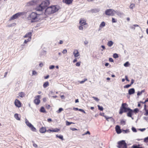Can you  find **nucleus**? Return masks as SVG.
Listing matches in <instances>:
<instances>
[{
	"label": "nucleus",
	"mask_w": 148,
	"mask_h": 148,
	"mask_svg": "<svg viewBox=\"0 0 148 148\" xmlns=\"http://www.w3.org/2000/svg\"><path fill=\"white\" fill-rule=\"evenodd\" d=\"M125 79H126V81L128 82L130 81V80L128 79L127 76L126 75L125 76Z\"/></svg>",
	"instance_id": "nucleus-53"
},
{
	"label": "nucleus",
	"mask_w": 148,
	"mask_h": 148,
	"mask_svg": "<svg viewBox=\"0 0 148 148\" xmlns=\"http://www.w3.org/2000/svg\"><path fill=\"white\" fill-rule=\"evenodd\" d=\"M50 4V1L49 0H45L42 2L40 4L38 7V11H42Z\"/></svg>",
	"instance_id": "nucleus-3"
},
{
	"label": "nucleus",
	"mask_w": 148,
	"mask_h": 148,
	"mask_svg": "<svg viewBox=\"0 0 148 148\" xmlns=\"http://www.w3.org/2000/svg\"><path fill=\"white\" fill-rule=\"evenodd\" d=\"M116 20L114 18H112V22L113 23H116Z\"/></svg>",
	"instance_id": "nucleus-42"
},
{
	"label": "nucleus",
	"mask_w": 148,
	"mask_h": 148,
	"mask_svg": "<svg viewBox=\"0 0 148 148\" xmlns=\"http://www.w3.org/2000/svg\"><path fill=\"white\" fill-rule=\"evenodd\" d=\"M50 108V106L49 105H48L46 106V108L48 109H49Z\"/></svg>",
	"instance_id": "nucleus-51"
},
{
	"label": "nucleus",
	"mask_w": 148,
	"mask_h": 148,
	"mask_svg": "<svg viewBox=\"0 0 148 148\" xmlns=\"http://www.w3.org/2000/svg\"><path fill=\"white\" fill-rule=\"evenodd\" d=\"M132 131L134 132H137L136 129L134 127H132Z\"/></svg>",
	"instance_id": "nucleus-46"
},
{
	"label": "nucleus",
	"mask_w": 148,
	"mask_h": 148,
	"mask_svg": "<svg viewBox=\"0 0 148 148\" xmlns=\"http://www.w3.org/2000/svg\"><path fill=\"white\" fill-rule=\"evenodd\" d=\"M134 82V80L133 79H132L131 80V83L130 84H131V85Z\"/></svg>",
	"instance_id": "nucleus-57"
},
{
	"label": "nucleus",
	"mask_w": 148,
	"mask_h": 148,
	"mask_svg": "<svg viewBox=\"0 0 148 148\" xmlns=\"http://www.w3.org/2000/svg\"><path fill=\"white\" fill-rule=\"evenodd\" d=\"M25 122L26 125L31 130L34 132H36V129L26 119H25Z\"/></svg>",
	"instance_id": "nucleus-7"
},
{
	"label": "nucleus",
	"mask_w": 148,
	"mask_h": 148,
	"mask_svg": "<svg viewBox=\"0 0 148 148\" xmlns=\"http://www.w3.org/2000/svg\"><path fill=\"white\" fill-rule=\"evenodd\" d=\"M124 65L125 67H127L128 66H129V63L128 62H126V63H125L124 64Z\"/></svg>",
	"instance_id": "nucleus-36"
},
{
	"label": "nucleus",
	"mask_w": 148,
	"mask_h": 148,
	"mask_svg": "<svg viewBox=\"0 0 148 148\" xmlns=\"http://www.w3.org/2000/svg\"><path fill=\"white\" fill-rule=\"evenodd\" d=\"M63 109L62 108H60L59 110L57 111L58 113H60L61 111H63Z\"/></svg>",
	"instance_id": "nucleus-35"
},
{
	"label": "nucleus",
	"mask_w": 148,
	"mask_h": 148,
	"mask_svg": "<svg viewBox=\"0 0 148 148\" xmlns=\"http://www.w3.org/2000/svg\"><path fill=\"white\" fill-rule=\"evenodd\" d=\"M115 130L116 133L118 134H120L122 132V131L120 129V127L118 125L116 126L115 127Z\"/></svg>",
	"instance_id": "nucleus-12"
},
{
	"label": "nucleus",
	"mask_w": 148,
	"mask_h": 148,
	"mask_svg": "<svg viewBox=\"0 0 148 148\" xmlns=\"http://www.w3.org/2000/svg\"><path fill=\"white\" fill-rule=\"evenodd\" d=\"M117 146L119 148H127V144L124 140H121L118 142Z\"/></svg>",
	"instance_id": "nucleus-6"
},
{
	"label": "nucleus",
	"mask_w": 148,
	"mask_h": 148,
	"mask_svg": "<svg viewBox=\"0 0 148 148\" xmlns=\"http://www.w3.org/2000/svg\"><path fill=\"white\" fill-rule=\"evenodd\" d=\"M60 8L58 5H51L46 8L45 14L47 16L50 15L57 12Z\"/></svg>",
	"instance_id": "nucleus-2"
},
{
	"label": "nucleus",
	"mask_w": 148,
	"mask_h": 148,
	"mask_svg": "<svg viewBox=\"0 0 148 148\" xmlns=\"http://www.w3.org/2000/svg\"><path fill=\"white\" fill-rule=\"evenodd\" d=\"M71 130H72L73 131H75L77 130V129L75 128H73L71 129Z\"/></svg>",
	"instance_id": "nucleus-63"
},
{
	"label": "nucleus",
	"mask_w": 148,
	"mask_h": 148,
	"mask_svg": "<svg viewBox=\"0 0 148 148\" xmlns=\"http://www.w3.org/2000/svg\"><path fill=\"white\" fill-rule=\"evenodd\" d=\"M131 86V84H127L124 86V88H127L130 87Z\"/></svg>",
	"instance_id": "nucleus-37"
},
{
	"label": "nucleus",
	"mask_w": 148,
	"mask_h": 148,
	"mask_svg": "<svg viewBox=\"0 0 148 148\" xmlns=\"http://www.w3.org/2000/svg\"><path fill=\"white\" fill-rule=\"evenodd\" d=\"M116 13V12L115 10L111 9H107L105 11L106 14L109 16H114Z\"/></svg>",
	"instance_id": "nucleus-8"
},
{
	"label": "nucleus",
	"mask_w": 148,
	"mask_h": 148,
	"mask_svg": "<svg viewBox=\"0 0 148 148\" xmlns=\"http://www.w3.org/2000/svg\"><path fill=\"white\" fill-rule=\"evenodd\" d=\"M49 77V75H47V76L45 77H44V78L45 79H46L47 78H48Z\"/></svg>",
	"instance_id": "nucleus-61"
},
{
	"label": "nucleus",
	"mask_w": 148,
	"mask_h": 148,
	"mask_svg": "<svg viewBox=\"0 0 148 148\" xmlns=\"http://www.w3.org/2000/svg\"><path fill=\"white\" fill-rule=\"evenodd\" d=\"M87 134H88L89 135L90 134V132L89 131H87L84 134H82L83 136H84L85 135H86Z\"/></svg>",
	"instance_id": "nucleus-41"
},
{
	"label": "nucleus",
	"mask_w": 148,
	"mask_h": 148,
	"mask_svg": "<svg viewBox=\"0 0 148 148\" xmlns=\"http://www.w3.org/2000/svg\"><path fill=\"white\" fill-rule=\"evenodd\" d=\"M73 54L75 57H77L79 56V53L77 50L75 49L73 52Z\"/></svg>",
	"instance_id": "nucleus-16"
},
{
	"label": "nucleus",
	"mask_w": 148,
	"mask_h": 148,
	"mask_svg": "<svg viewBox=\"0 0 148 148\" xmlns=\"http://www.w3.org/2000/svg\"><path fill=\"white\" fill-rule=\"evenodd\" d=\"M31 38H28L27 40H25L24 41V43H27L28 42L31 41Z\"/></svg>",
	"instance_id": "nucleus-29"
},
{
	"label": "nucleus",
	"mask_w": 148,
	"mask_h": 148,
	"mask_svg": "<svg viewBox=\"0 0 148 148\" xmlns=\"http://www.w3.org/2000/svg\"><path fill=\"white\" fill-rule=\"evenodd\" d=\"M109 61L110 62H113V59L112 58H109Z\"/></svg>",
	"instance_id": "nucleus-55"
},
{
	"label": "nucleus",
	"mask_w": 148,
	"mask_h": 148,
	"mask_svg": "<svg viewBox=\"0 0 148 148\" xmlns=\"http://www.w3.org/2000/svg\"><path fill=\"white\" fill-rule=\"evenodd\" d=\"M132 147L133 148H143L142 147H138L137 145H133Z\"/></svg>",
	"instance_id": "nucleus-44"
},
{
	"label": "nucleus",
	"mask_w": 148,
	"mask_h": 148,
	"mask_svg": "<svg viewBox=\"0 0 148 148\" xmlns=\"http://www.w3.org/2000/svg\"><path fill=\"white\" fill-rule=\"evenodd\" d=\"M146 112L145 113L144 115L145 116L148 115V110H145Z\"/></svg>",
	"instance_id": "nucleus-43"
},
{
	"label": "nucleus",
	"mask_w": 148,
	"mask_h": 148,
	"mask_svg": "<svg viewBox=\"0 0 148 148\" xmlns=\"http://www.w3.org/2000/svg\"><path fill=\"white\" fill-rule=\"evenodd\" d=\"M79 23L82 26L87 24L86 20L84 18H81L80 19Z\"/></svg>",
	"instance_id": "nucleus-10"
},
{
	"label": "nucleus",
	"mask_w": 148,
	"mask_h": 148,
	"mask_svg": "<svg viewBox=\"0 0 148 148\" xmlns=\"http://www.w3.org/2000/svg\"><path fill=\"white\" fill-rule=\"evenodd\" d=\"M34 102L36 105H37V98L35 99L34 100Z\"/></svg>",
	"instance_id": "nucleus-56"
},
{
	"label": "nucleus",
	"mask_w": 148,
	"mask_h": 148,
	"mask_svg": "<svg viewBox=\"0 0 148 148\" xmlns=\"http://www.w3.org/2000/svg\"><path fill=\"white\" fill-rule=\"evenodd\" d=\"M73 109L75 110H79V109L77 108H73Z\"/></svg>",
	"instance_id": "nucleus-60"
},
{
	"label": "nucleus",
	"mask_w": 148,
	"mask_h": 148,
	"mask_svg": "<svg viewBox=\"0 0 148 148\" xmlns=\"http://www.w3.org/2000/svg\"><path fill=\"white\" fill-rule=\"evenodd\" d=\"M129 130H122V132H123L124 134L127 133L129 132Z\"/></svg>",
	"instance_id": "nucleus-26"
},
{
	"label": "nucleus",
	"mask_w": 148,
	"mask_h": 148,
	"mask_svg": "<svg viewBox=\"0 0 148 148\" xmlns=\"http://www.w3.org/2000/svg\"><path fill=\"white\" fill-rule=\"evenodd\" d=\"M49 86V82L47 81L45 82L43 85V87L45 88Z\"/></svg>",
	"instance_id": "nucleus-19"
},
{
	"label": "nucleus",
	"mask_w": 148,
	"mask_h": 148,
	"mask_svg": "<svg viewBox=\"0 0 148 148\" xmlns=\"http://www.w3.org/2000/svg\"><path fill=\"white\" fill-rule=\"evenodd\" d=\"M32 143H33V145L34 147H36L37 146V145L34 143V142L33 141H32Z\"/></svg>",
	"instance_id": "nucleus-54"
},
{
	"label": "nucleus",
	"mask_w": 148,
	"mask_h": 148,
	"mask_svg": "<svg viewBox=\"0 0 148 148\" xmlns=\"http://www.w3.org/2000/svg\"><path fill=\"white\" fill-rule=\"evenodd\" d=\"M79 110L81 112H83L84 113H86V112H85V111L83 109H79Z\"/></svg>",
	"instance_id": "nucleus-48"
},
{
	"label": "nucleus",
	"mask_w": 148,
	"mask_h": 148,
	"mask_svg": "<svg viewBox=\"0 0 148 148\" xmlns=\"http://www.w3.org/2000/svg\"><path fill=\"white\" fill-rule=\"evenodd\" d=\"M80 62H77L76 64L75 65L76 66H80Z\"/></svg>",
	"instance_id": "nucleus-45"
},
{
	"label": "nucleus",
	"mask_w": 148,
	"mask_h": 148,
	"mask_svg": "<svg viewBox=\"0 0 148 148\" xmlns=\"http://www.w3.org/2000/svg\"><path fill=\"white\" fill-rule=\"evenodd\" d=\"M47 131V130L46 127H42L39 130L40 132L42 133H45Z\"/></svg>",
	"instance_id": "nucleus-15"
},
{
	"label": "nucleus",
	"mask_w": 148,
	"mask_h": 148,
	"mask_svg": "<svg viewBox=\"0 0 148 148\" xmlns=\"http://www.w3.org/2000/svg\"><path fill=\"white\" fill-rule=\"evenodd\" d=\"M144 141L145 143H148V137L144 139Z\"/></svg>",
	"instance_id": "nucleus-39"
},
{
	"label": "nucleus",
	"mask_w": 148,
	"mask_h": 148,
	"mask_svg": "<svg viewBox=\"0 0 148 148\" xmlns=\"http://www.w3.org/2000/svg\"><path fill=\"white\" fill-rule=\"evenodd\" d=\"M145 128H143L142 129H140V130L141 131H145Z\"/></svg>",
	"instance_id": "nucleus-64"
},
{
	"label": "nucleus",
	"mask_w": 148,
	"mask_h": 148,
	"mask_svg": "<svg viewBox=\"0 0 148 148\" xmlns=\"http://www.w3.org/2000/svg\"><path fill=\"white\" fill-rule=\"evenodd\" d=\"M14 117L15 118V119L18 120H20V118H19V117L18 116V115L17 114H14Z\"/></svg>",
	"instance_id": "nucleus-25"
},
{
	"label": "nucleus",
	"mask_w": 148,
	"mask_h": 148,
	"mask_svg": "<svg viewBox=\"0 0 148 148\" xmlns=\"http://www.w3.org/2000/svg\"><path fill=\"white\" fill-rule=\"evenodd\" d=\"M25 12H20L17 13L12 16L9 19V21L14 20L16 18H18L21 16L24 15Z\"/></svg>",
	"instance_id": "nucleus-5"
},
{
	"label": "nucleus",
	"mask_w": 148,
	"mask_h": 148,
	"mask_svg": "<svg viewBox=\"0 0 148 148\" xmlns=\"http://www.w3.org/2000/svg\"><path fill=\"white\" fill-rule=\"evenodd\" d=\"M92 98H93L95 100L97 101H99V99L97 97H92Z\"/></svg>",
	"instance_id": "nucleus-40"
},
{
	"label": "nucleus",
	"mask_w": 148,
	"mask_h": 148,
	"mask_svg": "<svg viewBox=\"0 0 148 148\" xmlns=\"http://www.w3.org/2000/svg\"><path fill=\"white\" fill-rule=\"evenodd\" d=\"M135 7V4L133 3L131 4L130 6V8L131 9H133Z\"/></svg>",
	"instance_id": "nucleus-34"
},
{
	"label": "nucleus",
	"mask_w": 148,
	"mask_h": 148,
	"mask_svg": "<svg viewBox=\"0 0 148 148\" xmlns=\"http://www.w3.org/2000/svg\"><path fill=\"white\" fill-rule=\"evenodd\" d=\"M142 92H138L137 93V95H140L142 94Z\"/></svg>",
	"instance_id": "nucleus-59"
},
{
	"label": "nucleus",
	"mask_w": 148,
	"mask_h": 148,
	"mask_svg": "<svg viewBox=\"0 0 148 148\" xmlns=\"http://www.w3.org/2000/svg\"><path fill=\"white\" fill-rule=\"evenodd\" d=\"M113 57L114 58H118L119 57L118 55L116 53L114 54L113 56Z\"/></svg>",
	"instance_id": "nucleus-38"
},
{
	"label": "nucleus",
	"mask_w": 148,
	"mask_h": 148,
	"mask_svg": "<svg viewBox=\"0 0 148 148\" xmlns=\"http://www.w3.org/2000/svg\"><path fill=\"white\" fill-rule=\"evenodd\" d=\"M43 66V64L42 63H41L39 64V66H40L41 67H42Z\"/></svg>",
	"instance_id": "nucleus-58"
},
{
	"label": "nucleus",
	"mask_w": 148,
	"mask_h": 148,
	"mask_svg": "<svg viewBox=\"0 0 148 148\" xmlns=\"http://www.w3.org/2000/svg\"><path fill=\"white\" fill-rule=\"evenodd\" d=\"M98 109L101 111H103V108L102 106H100L99 105L97 106Z\"/></svg>",
	"instance_id": "nucleus-31"
},
{
	"label": "nucleus",
	"mask_w": 148,
	"mask_h": 148,
	"mask_svg": "<svg viewBox=\"0 0 148 148\" xmlns=\"http://www.w3.org/2000/svg\"><path fill=\"white\" fill-rule=\"evenodd\" d=\"M104 117H105L107 121H109L108 119H111V120L112 121H115L114 119L112 117H107L106 116H105Z\"/></svg>",
	"instance_id": "nucleus-20"
},
{
	"label": "nucleus",
	"mask_w": 148,
	"mask_h": 148,
	"mask_svg": "<svg viewBox=\"0 0 148 148\" xmlns=\"http://www.w3.org/2000/svg\"><path fill=\"white\" fill-rule=\"evenodd\" d=\"M55 67V66L53 65H51L49 67V69H54Z\"/></svg>",
	"instance_id": "nucleus-50"
},
{
	"label": "nucleus",
	"mask_w": 148,
	"mask_h": 148,
	"mask_svg": "<svg viewBox=\"0 0 148 148\" xmlns=\"http://www.w3.org/2000/svg\"><path fill=\"white\" fill-rule=\"evenodd\" d=\"M135 93V90L134 88L129 89L128 90V93L129 95H132Z\"/></svg>",
	"instance_id": "nucleus-18"
},
{
	"label": "nucleus",
	"mask_w": 148,
	"mask_h": 148,
	"mask_svg": "<svg viewBox=\"0 0 148 148\" xmlns=\"http://www.w3.org/2000/svg\"><path fill=\"white\" fill-rule=\"evenodd\" d=\"M36 73H37L35 71H33L32 73V76L34 75H35L36 74Z\"/></svg>",
	"instance_id": "nucleus-47"
},
{
	"label": "nucleus",
	"mask_w": 148,
	"mask_h": 148,
	"mask_svg": "<svg viewBox=\"0 0 148 148\" xmlns=\"http://www.w3.org/2000/svg\"><path fill=\"white\" fill-rule=\"evenodd\" d=\"M37 17V13L34 12H32L27 17V19L28 20L31 21L32 23L36 21Z\"/></svg>",
	"instance_id": "nucleus-4"
},
{
	"label": "nucleus",
	"mask_w": 148,
	"mask_h": 148,
	"mask_svg": "<svg viewBox=\"0 0 148 148\" xmlns=\"http://www.w3.org/2000/svg\"><path fill=\"white\" fill-rule=\"evenodd\" d=\"M128 105L126 103H122L120 108L119 114H122L123 113L127 112V116L132 117V110L128 107Z\"/></svg>",
	"instance_id": "nucleus-1"
},
{
	"label": "nucleus",
	"mask_w": 148,
	"mask_h": 148,
	"mask_svg": "<svg viewBox=\"0 0 148 148\" xmlns=\"http://www.w3.org/2000/svg\"><path fill=\"white\" fill-rule=\"evenodd\" d=\"M56 137L57 138H58L60 139H61L62 140H64L63 136L62 135H56Z\"/></svg>",
	"instance_id": "nucleus-24"
},
{
	"label": "nucleus",
	"mask_w": 148,
	"mask_h": 148,
	"mask_svg": "<svg viewBox=\"0 0 148 148\" xmlns=\"http://www.w3.org/2000/svg\"><path fill=\"white\" fill-rule=\"evenodd\" d=\"M79 30H83V27H82V26L81 25V26H79Z\"/></svg>",
	"instance_id": "nucleus-52"
},
{
	"label": "nucleus",
	"mask_w": 148,
	"mask_h": 148,
	"mask_svg": "<svg viewBox=\"0 0 148 148\" xmlns=\"http://www.w3.org/2000/svg\"><path fill=\"white\" fill-rule=\"evenodd\" d=\"M132 113L133 112H134L135 113H137L138 112L139 110L138 108H135V109H134L133 110H132Z\"/></svg>",
	"instance_id": "nucleus-23"
},
{
	"label": "nucleus",
	"mask_w": 148,
	"mask_h": 148,
	"mask_svg": "<svg viewBox=\"0 0 148 148\" xmlns=\"http://www.w3.org/2000/svg\"><path fill=\"white\" fill-rule=\"evenodd\" d=\"M31 36L32 33L31 32H29L26 34L23 37L24 38H31Z\"/></svg>",
	"instance_id": "nucleus-17"
},
{
	"label": "nucleus",
	"mask_w": 148,
	"mask_h": 148,
	"mask_svg": "<svg viewBox=\"0 0 148 148\" xmlns=\"http://www.w3.org/2000/svg\"><path fill=\"white\" fill-rule=\"evenodd\" d=\"M87 80V79L86 78H85L84 79V80L79 81V82L81 84H82Z\"/></svg>",
	"instance_id": "nucleus-32"
},
{
	"label": "nucleus",
	"mask_w": 148,
	"mask_h": 148,
	"mask_svg": "<svg viewBox=\"0 0 148 148\" xmlns=\"http://www.w3.org/2000/svg\"><path fill=\"white\" fill-rule=\"evenodd\" d=\"M60 130V129L57 128H56L55 129L52 130H48L47 131L48 132H58Z\"/></svg>",
	"instance_id": "nucleus-14"
},
{
	"label": "nucleus",
	"mask_w": 148,
	"mask_h": 148,
	"mask_svg": "<svg viewBox=\"0 0 148 148\" xmlns=\"http://www.w3.org/2000/svg\"><path fill=\"white\" fill-rule=\"evenodd\" d=\"M105 26V23L104 21L102 22L99 25L100 28H102L104 27Z\"/></svg>",
	"instance_id": "nucleus-22"
},
{
	"label": "nucleus",
	"mask_w": 148,
	"mask_h": 148,
	"mask_svg": "<svg viewBox=\"0 0 148 148\" xmlns=\"http://www.w3.org/2000/svg\"><path fill=\"white\" fill-rule=\"evenodd\" d=\"M40 111V112H46L45 110L43 107H42L41 108Z\"/></svg>",
	"instance_id": "nucleus-30"
},
{
	"label": "nucleus",
	"mask_w": 148,
	"mask_h": 148,
	"mask_svg": "<svg viewBox=\"0 0 148 148\" xmlns=\"http://www.w3.org/2000/svg\"><path fill=\"white\" fill-rule=\"evenodd\" d=\"M113 44V42L112 41H109L108 42L107 45L108 46L111 47L112 46Z\"/></svg>",
	"instance_id": "nucleus-21"
},
{
	"label": "nucleus",
	"mask_w": 148,
	"mask_h": 148,
	"mask_svg": "<svg viewBox=\"0 0 148 148\" xmlns=\"http://www.w3.org/2000/svg\"><path fill=\"white\" fill-rule=\"evenodd\" d=\"M120 123L121 125H125V122L123 120H121L120 121Z\"/></svg>",
	"instance_id": "nucleus-28"
},
{
	"label": "nucleus",
	"mask_w": 148,
	"mask_h": 148,
	"mask_svg": "<svg viewBox=\"0 0 148 148\" xmlns=\"http://www.w3.org/2000/svg\"><path fill=\"white\" fill-rule=\"evenodd\" d=\"M73 0H63L62 2L66 4L69 5L72 3Z\"/></svg>",
	"instance_id": "nucleus-13"
},
{
	"label": "nucleus",
	"mask_w": 148,
	"mask_h": 148,
	"mask_svg": "<svg viewBox=\"0 0 148 148\" xmlns=\"http://www.w3.org/2000/svg\"><path fill=\"white\" fill-rule=\"evenodd\" d=\"M37 4V0H32L26 3L25 6H34Z\"/></svg>",
	"instance_id": "nucleus-9"
},
{
	"label": "nucleus",
	"mask_w": 148,
	"mask_h": 148,
	"mask_svg": "<svg viewBox=\"0 0 148 148\" xmlns=\"http://www.w3.org/2000/svg\"><path fill=\"white\" fill-rule=\"evenodd\" d=\"M14 104L15 106L18 108L21 107V106L20 101L18 99H16L15 100Z\"/></svg>",
	"instance_id": "nucleus-11"
},
{
	"label": "nucleus",
	"mask_w": 148,
	"mask_h": 148,
	"mask_svg": "<svg viewBox=\"0 0 148 148\" xmlns=\"http://www.w3.org/2000/svg\"><path fill=\"white\" fill-rule=\"evenodd\" d=\"M88 42L86 40L84 42V43L85 45H87L88 44Z\"/></svg>",
	"instance_id": "nucleus-62"
},
{
	"label": "nucleus",
	"mask_w": 148,
	"mask_h": 148,
	"mask_svg": "<svg viewBox=\"0 0 148 148\" xmlns=\"http://www.w3.org/2000/svg\"><path fill=\"white\" fill-rule=\"evenodd\" d=\"M71 124H74V123L73 122H70L68 121H66V125H69Z\"/></svg>",
	"instance_id": "nucleus-33"
},
{
	"label": "nucleus",
	"mask_w": 148,
	"mask_h": 148,
	"mask_svg": "<svg viewBox=\"0 0 148 148\" xmlns=\"http://www.w3.org/2000/svg\"><path fill=\"white\" fill-rule=\"evenodd\" d=\"M18 95L20 97H22L25 96V94L23 92H21L19 93Z\"/></svg>",
	"instance_id": "nucleus-27"
},
{
	"label": "nucleus",
	"mask_w": 148,
	"mask_h": 148,
	"mask_svg": "<svg viewBox=\"0 0 148 148\" xmlns=\"http://www.w3.org/2000/svg\"><path fill=\"white\" fill-rule=\"evenodd\" d=\"M62 52L64 54L66 53H67V51L66 49H64L63 50Z\"/></svg>",
	"instance_id": "nucleus-49"
}]
</instances>
